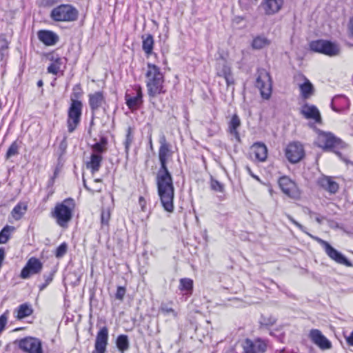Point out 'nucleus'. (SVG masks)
<instances>
[{
	"label": "nucleus",
	"mask_w": 353,
	"mask_h": 353,
	"mask_svg": "<svg viewBox=\"0 0 353 353\" xmlns=\"http://www.w3.org/2000/svg\"><path fill=\"white\" fill-rule=\"evenodd\" d=\"M43 81H42V80H39V81H38V82H37V86H38V87H42V86H43Z\"/></svg>",
	"instance_id": "nucleus-60"
},
{
	"label": "nucleus",
	"mask_w": 353,
	"mask_h": 353,
	"mask_svg": "<svg viewBox=\"0 0 353 353\" xmlns=\"http://www.w3.org/2000/svg\"><path fill=\"white\" fill-rule=\"evenodd\" d=\"M89 105L92 113L94 114L100 108L106 103L105 97L102 91H97L88 95Z\"/></svg>",
	"instance_id": "nucleus-17"
},
{
	"label": "nucleus",
	"mask_w": 353,
	"mask_h": 353,
	"mask_svg": "<svg viewBox=\"0 0 353 353\" xmlns=\"http://www.w3.org/2000/svg\"><path fill=\"white\" fill-rule=\"evenodd\" d=\"M255 76V86L259 90L261 97L265 100L270 99L272 92V79L270 72L259 68Z\"/></svg>",
	"instance_id": "nucleus-5"
},
{
	"label": "nucleus",
	"mask_w": 353,
	"mask_h": 353,
	"mask_svg": "<svg viewBox=\"0 0 353 353\" xmlns=\"http://www.w3.org/2000/svg\"><path fill=\"white\" fill-rule=\"evenodd\" d=\"M57 173H58V170H57V169H56V170H55V171H54V177H53V178H55V177H56V176L57 175ZM53 179H52V180H53Z\"/></svg>",
	"instance_id": "nucleus-62"
},
{
	"label": "nucleus",
	"mask_w": 353,
	"mask_h": 353,
	"mask_svg": "<svg viewBox=\"0 0 353 353\" xmlns=\"http://www.w3.org/2000/svg\"><path fill=\"white\" fill-rule=\"evenodd\" d=\"M59 57L58 55H54L52 54L49 57V59L52 61V63L55 62L56 58Z\"/></svg>",
	"instance_id": "nucleus-59"
},
{
	"label": "nucleus",
	"mask_w": 353,
	"mask_h": 353,
	"mask_svg": "<svg viewBox=\"0 0 353 353\" xmlns=\"http://www.w3.org/2000/svg\"><path fill=\"white\" fill-rule=\"evenodd\" d=\"M271 43L270 40L264 36H256L252 42V47L255 50H261L268 47Z\"/></svg>",
	"instance_id": "nucleus-32"
},
{
	"label": "nucleus",
	"mask_w": 353,
	"mask_h": 353,
	"mask_svg": "<svg viewBox=\"0 0 353 353\" xmlns=\"http://www.w3.org/2000/svg\"><path fill=\"white\" fill-rule=\"evenodd\" d=\"M9 313V310H7L0 316V333H1L6 327L8 320Z\"/></svg>",
	"instance_id": "nucleus-43"
},
{
	"label": "nucleus",
	"mask_w": 353,
	"mask_h": 353,
	"mask_svg": "<svg viewBox=\"0 0 353 353\" xmlns=\"http://www.w3.org/2000/svg\"><path fill=\"white\" fill-rule=\"evenodd\" d=\"M345 340L349 345L353 346V331L349 336H345Z\"/></svg>",
	"instance_id": "nucleus-54"
},
{
	"label": "nucleus",
	"mask_w": 353,
	"mask_h": 353,
	"mask_svg": "<svg viewBox=\"0 0 353 353\" xmlns=\"http://www.w3.org/2000/svg\"><path fill=\"white\" fill-rule=\"evenodd\" d=\"M318 184L325 190L332 194L336 193L339 190L338 183L330 176H321L318 179Z\"/></svg>",
	"instance_id": "nucleus-23"
},
{
	"label": "nucleus",
	"mask_w": 353,
	"mask_h": 353,
	"mask_svg": "<svg viewBox=\"0 0 353 353\" xmlns=\"http://www.w3.org/2000/svg\"><path fill=\"white\" fill-rule=\"evenodd\" d=\"M68 249V245L66 243H62L56 250L55 255L57 258H61L63 256Z\"/></svg>",
	"instance_id": "nucleus-44"
},
{
	"label": "nucleus",
	"mask_w": 353,
	"mask_h": 353,
	"mask_svg": "<svg viewBox=\"0 0 353 353\" xmlns=\"http://www.w3.org/2000/svg\"><path fill=\"white\" fill-rule=\"evenodd\" d=\"M19 148L20 145L17 141H14V142H12L7 150V152L6 154V159H8L14 156L17 155L19 154Z\"/></svg>",
	"instance_id": "nucleus-40"
},
{
	"label": "nucleus",
	"mask_w": 353,
	"mask_h": 353,
	"mask_svg": "<svg viewBox=\"0 0 353 353\" xmlns=\"http://www.w3.org/2000/svg\"><path fill=\"white\" fill-rule=\"evenodd\" d=\"M216 68L217 75L223 77L228 86L234 84V78L231 74L230 68L224 60L219 61Z\"/></svg>",
	"instance_id": "nucleus-20"
},
{
	"label": "nucleus",
	"mask_w": 353,
	"mask_h": 353,
	"mask_svg": "<svg viewBox=\"0 0 353 353\" xmlns=\"http://www.w3.org/2000/svg\"><path fill=\"white\" fill-rule=\"evenodd\" d=\"M287 217L294 225H295L301 231L305 232L312 239H313L319 244H321V246L323 248L326 254L332 260L334 261L337 263L345 265L347 267H350L352 265L351 263L347 259V258L340 252L334 248L328 242L320 239L319 237L313 236L311 234L306 232L305 231V228L296 220H294L293 217L291 216L290 215L288 214Z\"/></svg>",
	"instance_id": "nucleus-3"
},
{
	"label": "nucleus",
	"mask_w": 353,
	"mask_h": 353,
	"mask_svg": "<svg viewBox=\"0 0 353 353\" xmlns=\"http://www.w3.org/2000/svg\"><path fill=\"white\" fill-rule=\"evenodd\" d=\"M299 77L303 80V82L299 84L301 95L304 99L310 98L314 93V87L311 82L303 75Z\"/></svg>",
	"instance_id": "nucleus-24"
},
{
	"label": "nucleus",
	"mask_w": 353,
	"mask_h": 353,
	"mask_svg": "<svg viewBox=\"0 0 353 353\" xmlns=\"http://www.w3.org/2000/svg\"><path fill=\"white\" fill-rule=\"evenodd\" d=\"M241 125V120L236 114H234L229 122V131L230 134L238 142H241V137L237 128Z\"/></svg>",
	"instance_id": "nucleus-26"
},
{
	"label": "nucleus",
	"mask_w": 353,
	"mask_h": 353,
	"mask_svg": "<svg viewBox=\"0 0 353 353\" xmlns=\"http://www.w3.org/2000/svg\"><path fill=\"white\" fill-rule=\"evenodd\" d=\"M301 113L307 119H312L316 123L321 122L320 112L314 105L305 103L301 107Z\"/></svg>",
	"instance_id": "nucleus-21"
},
{
	"label": "nucleus",
	"mask_w": 353,
	"mask_h": 353,
	"mask_svg": "<svg viewBox=\"0 0 353 353\" xmlns=\"http://www.w3.org/2000/svg\"><path fill=\"white\" fill-rule=\"evenodd\" d=\"M325 40L319 39L310 43V48L312 51L324 54Z\"/></svg>",
	"instance_id": "nucleus-35"
},
{
	"label": "nucleus",
	"mask_w": 353,
	"mask_h": 353,
	"mask_svg": "<svg viewBox=\"0 0 353 353\" xmlns=\"http://www.w3.org/2000/svg\"><path fill=\"white\" fill-rule=\"evenodd\" d=\"M316 143L323 150H328L339 145L340 141L330 132L318 130Z\"/></svg>",
	"instance_id": "nucleus-11"
},
{
	"label": "nucleus",
	"mask_w": 353,
	"mask_h": 353,
	"mask_svg": "<svg viewBox=\"0 0 353 353\" xmlns=\"http://www.w3.org/2000/svg\"><path fill=\"white\" fill-rule=\"evenodd\" d=\"M42 268L43 264L39 259L35 257H31L28 259L26 265L22 269L20 276L23 279H28L32 275L40 273Z\"/></svg>",
	"instance_id": "nucleus-13"
},
{
	"label": "nucleus",
	"mask_w": 353,
	"mask_h": 353,
	"mask_svg": "<svg viewBox=\"0 0 353 353\" xmlns=\"http://www.w3.org/2000/svg\"><path fill=\"white\" fill-rule=\"evenodd\" d=\"M250 155L251 157H254L259 161L264 162L268 157V148L263 143H254L250 147Z\"/></svg>",
	"instance_id": "nucleus-19"
},
{
	"label": "nucleus",
	"mask_w": 353,
	"mask_h": 353,
	"mask_svg": "<svg viewBox=\"0 0 353 353\" xmlns=\"http://www.w3.org/2000/svg\"><path fill=\"white\" fill-rule=\"evenodd\" d=\"M78 16V11L69 4H62L54 8L51 12V17L56 21H75Z\"/></svg>",
	"instance_id": "nucleus-7"
},
{
	"label": "nucleus",
	"mask_w": 353,
	"mask_h": 353,
	"mask_svg": "<svg viewBox=\"0 0 353 353\" xmlns=\"http://www.w3.org/2000/svg\"><path fill=\"white\" fill-rule=\"evenodd\" d=\"M108 342V329L104 326L97 334L94 350L92 353H105Z\"/></svg>",
	"instance_id": "nucleus-15"
},
{
	"label": "nucleus",
	"mask_w": 353,
	"mask_h": 353,
	"mask_svg": "<svg viewBox=\"0 0 353 353\" xmlns=\"http://www.w3.org/2000/svg\"><path fill=\"white\" fill-rule=\"evenodd\" d=\"M312 342L322 350L332 348V343L317 329H312L309 332Z\"/></svg>",
	"instance_id": "nucleus-14"
},
{
	"label": "nucleus",
	"mask_w": 353,
	"mask_h": 353,
	"mask_svg": "<svg viewBox=\"0 0 353 353\" xmlns=\"http://www.w3.org/2000/svg\"><path fill=\"white\" fill-rule=\"evenodd\" d=\"M134 141L133 129L128 127L126 131L125 139L124 141L125 151L128 154L130 151V146Z\"/></svg>",
	"instance_id": "nucleus-38"
},
{
	"label": "nucleus",
	"mask_w": 353,
	"mask_h": 353,
	"mask_svg": "<svg viewBox=\"0 0 353 353\" xmlns=\"http://www.w3.org/2000/svg\"><path fill=\"white\" fill-rule=\"evenodd\" d=\"M145 78L147 92L150 101L158 95L166 93L164 74L159 67L155 64L148 63Z\"/></svg>",
	"instance_id": "nucleus-2"
},
{
	"label": "nucleus",
	"mask_w": 353,
	"mask_h": 353,
	"mask_svg": "<svg viewBox=\"0 0 353 353\" xmlns=\"http://www.w3.org/2000/svg\"><path fill=\"white\" fill-rule=\"evenodd\" d=\"M247 170H248V173H249V174H250V175H251L254 179H256L257 181H260L259 178L257 176H256V175H254V174H252V171H251V170H250V168H248H248H247Z\"/></svg>",
	"instance_id": "nucleus-58"
},
{
	"label": "nucleus",
	"mask_w": 353,
	"mask_h": 353,
	"mask_svg": "<svg viewBox=\"0 0 353 353\" xmlns=\"http://www.w3.org/2000/svg\"><path fill=\"white\" fill-rule=\"evenodd\" d=\"M10 40H8L6 35H0V61H6L9 56V45Z\"/></svg>",
	"instance_id": "nucleus-27"
},
{
	"label": "nucleus",
	"mask_w": 353,
	"mask_h": 353,
	"mask_svg": "<svg viewBox=\"0 0 353 353\" xmlns=\"http://www.w3.org/2000/svg\"><path fill=\"white\" fill-rule=\"evenodd\" d=\"M37 36L39 41L47 46H54L59 41L58 35L50 30H39Z\"/></svg>",
	"instance_id": "nucleus-22"
},
{
	"label": "nucleus",
	"mask_w": 353,
	"mask_h": 353,
	"mask_svg": "<svg viewBox=\"0 0 353 353\" xmlns=\"http://www.w3.org/2000/svg\"><path fill=\"white\" fill-rule=\"evenodd\" d=\"M110 215V210L109 209L102 210L101 214V223L102 225L108 226Z\"/></svg>",
	"instance_id": "nucleus-42"
},
{
	"label": "nucleus",
	"mask_w": 353,
	"mask_h": 353,
	"mask_svg": "<svg viewBox=\"0 0 353 353\" xmlns=\"http://www.w3.org/2000/svg\"><path fill=\"white\" fill-rule=\"evenodd\" d=\"M105 143L103 142L96 143L95 144H94L92 146V150L93 152H94V154L101 153L104 152L105 150Z\"/></svg>",
	"instance_id": "nucleus-47"
},
{
	"label": "nucleus",
	"mask_w": 353,
	"mask_h": 353,
	"mask_svg": "<svg viewBox=\"0 0 353 353\" xmlns=\"http://www.w3.org/2000/svg\"><path fill=\"white\" fill-rule=\"evenodd\" d=\"M142 48L145 54L148 57L152 54L154 48V39L151 34L142 37Z\"/></svg>",
	"instance_id": "nucleus-31"
},
{
	"label": "nucleus",
	"mask_w": 353,
	"mask_h": 353,
	"mask_svg": "<svg viewBox=\"0 0 353 353\" xmlns=\"http://www.w3.org/2000/svg\"><path fill=\"white\" fill-rule=\"evenodd\" d=\"M14 228L10 226L4 227L0 232V244L6 243L10 239V232Z\"/></svg>",
	"instance_id": "nucleus-41"
},
{
	"label": "nucleus",
	"mask_w": 353,
	"mask_h": 353,
	"mask_svg": "<svg viewBox=\"0 0 353 353\" xmlns=\"http://www.w3.org/2000/svg\"><path fill=\"white\" fill-rule=\"evenodd\" d=\"M324 54L328 57H336L341 53L339 45L335 42L325 40Z\"/></svg>",
	"instance_id": "nucleus-29"
},
{
	"label": "nucleus",
	"mask_w": 353,
	"mask_h": 353,
	"mask_svg": "<svg viewBox=\"0 0 353 353\" xmlns=\"http://www.w3.org/2000/svg\"><path fill=\"white\" fill-rule=\"evenodd\" d=\"M279 185L282 192L290 198H300L301 192L296 184L288 176H282L279 179Z\"/></svg>",
	"instance_id": "nucleus-9"
},
{
	"label": "nucleus",
	"mask_w": 353,
	"mask_h": 353,
	"mask_svg": "<svg viewBox=\"0 0 353 353\" xmlns=\"http://www.w3.org/2000/svg\"><path fill=\"white\" fill-rule=\"evenodd\" d=\"M125 288L122 286H119L115 294V298L119 301H123L125 294Z\"/></svg>",
	"instance_id": "nucleus-49"
},
{
	"label": "nucleus",
	"mask_w": 353,
	"mask_h": 353,
	"mask_svg": "<svg viewBox=\"0 0 353 353\" xmlns=\"http://www.w3.org/2000/svg\"><path fill=\"white\" fill-rule=\"evenodd\" d=\"M83 110L82 101L70 103L67 114V128L69 133L73 132L81 122Z\"/></svg>",
	"instance_id": "nucleus-6"
},
{
	"label": "nucleus",
	"mask_w": 353,
	"mask_h": 353,
	"mask_svg": "<svg viewBox=\"0 0 353 353\" xmlns=\"http://www.w3.org/2000/svg\"><path fill=\"white\" fill-rule=\"evenodd\" d=\"M284 0H263L261 8L267 15L277 13L282 8Z\"/></svg>",
	"instance_id": "nucleus-18"
},
{
	"label": "nucleus",
	"mask_w": 353,
	"mask_h": 353,
	"mask_svg": "<svg viewBox=\"0 0 353 353\" xmlns=\"http://www.w3.org/2000/svg\"><path fill=\"white\" fill-rule=\"evenodd\" d=\"M159 142L160 145L158 157L160 167L156 175L157 192L163 209L168 212H172L174 208V187L172 176L168 168V162L169 159L172 158L174 152L165 135L160 137Z\"/></svg>",
	"instance_id": "nucleus-1"
},
{
	"label": "nucleus",
	"mask_w": 353,
	"mask_h": 353,
	"mask_svg": "<svg viewBox=\"0 0 353 353\" xmlns=\"http://www.w3.org/2000/svg\"><path fill=\"white\" fill-rule=\"evenodd\" d=\"M101 183V180L99 179H94V181H93V184L92 185V187H90L91 188H101V185H100L99 183Z\"/></svg>",
	"instance_id": "nucleus-56"
},
{
	"label": "nucleus",
	"mask_w": 353,
	"mask_h": 353,
	"mask_svg": "<svg viewBox=\"0 0 353 353\" xmlns=\"http://www.w3.org/2000/svg\"><path fill=\"white\" fill-rule=\"evenodd\" d=\"M74 207V200L71 198L66 199L56 204L54 210L51 212V216L59 226L66 228L72 219Z\"/></svg>",
	"instance_id": "nucleus-4"
},
{
	"label": "nucleus",
	"mask_w": 353,
	"mask_h": 353,
	"mask_svg": "<svg viewBox=\"0 0 353 353\" xmlns=\"http://www.w3.org/2000/svg\"><path fill=\"white\" fill-rule=\"evenodd\" d=\"M116 345L119 351H127L130 347L128 336L125 334L119 335L116 340Z\"/></svg>",
	"instance_id": "nucleus-34"
},
{
	"label": "nucleus",
	"mask_w": 353,
	"mask_h": 353,
	"mask_svg": "<svg viewBox=\"0 0 353 353\" xmlns=\"http://www.w3.org/2000/svg\"><path fill=\"white\" fill-rule=\"evenodd\" d=\"M19 348L27 353H44L40 339L34 337H26L19 341Z\"/></svg>",
	"instance_id": "nucleus-10"
},
{
	"label": "nucleus",
	"mask_w": 353,
	"mask_h": 353,
	"mask_svg": "<svg viewBox=\"0 0 353 353\" xmlns=\"http://www.w3.org/2000/svg\"><path fill=\"white\" fill-rule=\"evenodd\" d=\"M48 285V284H46V283L44 284H43L42 285H41L40 287V290H43L46 286Z\"/></svg>",
	"instance_id": "nucleus-61"
},
{
	"label": "nucleus",
	"mask_w": 353,
	"mask_h": 353,
	"mask_svg": "<svg viewBox=\"0 0 353 353\" xmlns=\"http://www.w3.org/2000/svg\"><path fill=\"white\" fill-rule=\"evenodd\" d=\"M5 250L3 248H0V268L2 265V263L5 259Z\"/></svg>",
	"instance_id": "nucleus-55"
},
{
	"label": "nucleus",
	"mask_w": 353,
	"mask_h": 353,
	"mask_svg": "<svg viewBox=\"0 0 353 353\" xmlns=\"http://www.w3.org/2000/svg\"><path fill=\"white\" fill-rule=\"evenodd\" d=\"M304 154L303 146L299 142L290 143L285 149V157L292 163L301 161L304 157Z\"/></svg>",
	"instance_id": "nucleus-12"
},
{
	"label": "nucleus",
	"mask_w": 353,
	"mask_h": 353,
	"mask_svg": "<svg viewBox=\"0 0 353 353\" xmlns=\"http://www.w3.org/2000/svg\"><path fill=\"white\" fill-rule=\"evenodd\" d=\"M161 310L165 314H172L174 317L177 316V313L171 307L167 306H162Z\"/></svg>",
	"instance_id": "nucleus-50"
},
{
	"label": "nucleus",
	"mask_w": 353,
	"mask_h": 353,
	"mask_svg": "<svg viewBox=\"0 0 353 353\" xmlns=\"http://www.w3.org/2000/svg\"><path fill=\"white\" fill-rule=\"evenodd\" d=\"M139 203L141 206V210L145 211L146 208V201L143 196H140L139 199Z\"/></svg>",
	"instance_id": "nucleus-53"
},
{
	"label": "nucleus",
	"mask_w": 353,
	"mask_h": 353,
	"mask_svg": "<svg viewBox=\"0 0 353 353\" xmlns=\"http://www.w3.org/2000/svg\"><path fill=\"white\" fill-rule=\"evenodd\" d=\"M83 183L84 188L88 191L90 192L92 194H94L95 192H99L101 190V187L100 188H91L90 187L88 186L87 184H86L85 180L84 179H83Z\"/></svg>",
	"instance_id": "nucleus-52"
},
{
	"label": "nucleus",
	"mask_w": 353,
	"mask_h": 353,
	"mask_svg": "<svg viewBox=\"0 0 353 353\" xmlns=\"http://www.w3.org/2000/svg\"><path fill=\"white\" fill-rule=\"evenodd\" d=\"M210 187L212 191L217 193L223 194L225 192L224 184L214 179L212 176H210Z\"/></svg>",
	"instance_id": "nucleus-37"
},
{
	"label": "nucleus",
	"mask_w": 353,
	"mask_h": 353,
	"mask_svg": "<svg viewBox=\"0 0 353 353\" xmlns=\"http://www.w3.org/2000/svg\"><path fill=\"white\" fill-rule=\"evenodd\" d=\"M150 146L151 148H152V139H150Z\"/></svg>",
	"instance_id": "nucleus-63"
},
{
	"label": "nucleus",
	"mask_w": 353,
	"mask_h": 353,
	"mask_svg": "<svg viewBox=\"0 0 353 353\" xmlns=\"http://www.w3.org/2000/svg\"><path fill=\"white\" fill-rule=\"evenodd\" d=\"M102 161V157L99 154H92L90 160L87 162L86 167L90 169L92 174L99 171Z\"/></svg>",
	"instance_id": "nucleus-28"
},
{
	"label": "nucleus",
	"mask_w": 353,
	"mask_h": 353,
	"mask_svg": "<svg viewBox=\"0 0 353 353\" xmlns=\"http://www.w3.org/2000/svg\"><path fill=\"white\" fill-rule=\"evenodd\" d=\"M15 318L21 320L30 316L33 313V309L30 303H25L19 305L14 310Z\"/></svg>",
	"instance_id": "nucleus-25"
},
{
	"label": "nucleus",
	"mask_w": 353,
	"mask_h": 353,
	"mask_svg": "<svg viewBox=\"0 0 353 353\" xmlns=\"http://www.w3.org/2000/svg\"><path fill=\"white\" fill-rule=\"evenodd\" d=\"M347 28V43H348V45L353 46V23H348Z\"/></svg>",
	"instance_id": "nucleus-46"
},
{
	"label": "nucleus",
	"mask_w": 353,
	"mask_h": 353,
	"mask_svg": "<svg viewBox=\"0 0 353 353\" xmlns=\"http://www.w3.org/2000/svg\"><path fill=\"white\" fill-rule=\"evenodd\" d=\"M28 205L25 202L18 203L11 211V216L15 221L20 220L26 214Z\"/></svg>",
	"instance_id": "nucleus-30"
},
{
	"label": "nucleus",
	"mask_w": 353,
	"mask_h": 353,
	"mask_svg": "<svg viewBox=\"0 0 353 353\" xmlns=\"http://www.w3.org/2000/svg\"><path fill=\"white\" fill-rule=\"evenodd\" d=\"M126 105L131 110L139 109L142 105L143 92L142 88L139 85H135L132 88V92H127L125 94Z\"/></svg>",
	"instance_id": "nucleus-8"
},
{
	"label": "nucleus",
	"mask_w": 353,
	"mask_h": 353,
	"mask_svg": "<svg viewBox=\"0 0 353 353\" xmlns=\"http://www.w3.org/2000/svg\"><path fill=\"white\" fill-rule=\"evenodd\" d=\"M83 95V90L80 84H76L73 88L72 92L70 95V101L73 103V101H81L79 99Z\"/></svg>",
	"instance_id": "nucleus-39"
},
{
	"label": "nucleus",
	"mask_w": 353,
	"mask_h": 353,
	"mask_svg": "<svg viewBox=\"0 0 353 353\" xmlns=\"http://www.w3.org/2000/svg\"><path fill=\"white\" fill-rule=\"evenodd\" d=\"M45 279H46V284H49L52 280V275L50 274V275H48V276H44Z\"/></svg>",
	"instance_id": "nucleus-57"
},
{
	"label": "nucleus",
	"mask_w": 353,
	"mask_h": 353,
	"mask_svg": "<svg viewBox=\"0 0 353 353\" xmlns=\"http://www.w3.org/2000/svg\"><path fill=\"white\" fill-rule=\"evenodd\" d=\"M66 61V59H64ZM63 63V59L61 57H57L55 62L52 63L48 67V72L53 74H57L61 70V65Z\"/></svg>",
	"instance_id": "nucleus-36"
},
{
	"label": "nucleus",
	"mask_w": 353,
	"mask_h": 353,
	"mask_svg": "<svg viewBox=\"0 0 353 353\" xmlns=\"http://www.w3.org/2000/svg\"><path fill=\"white\" fill-rule=\"evenodd\" d=\"M179 288L181 291H184L185 294L190 295L193 290V281L188 278L181 279Z\"/></svg>",
	"instance_id": "nucleus-33"
},
{
	"label": "nucleus",
	"mask_w": 353,
	"mask_h": 353,
	"mask_svg": "<svg viewBox=\"0 0 353 353\" xmlns=\"http://www.w3.org/2000/svg\"><path fill=\"white\" fill-rule=\"evenodd\" d=\"M267 343L261 339L254 341L247 339L244 345L245 353H264L267 349Z\"/></svg>",
	"instance_id": "nucleus-16"
},
{
	"label": "nucleus",
	"mask_w": 353,
	"mask_h": 353,
	"mask_svg": "<svg viewBox=\"0 0 353 353\" xmlns=\"http://www.w3.org/2000/svg\"><path fill=\"white\" fill-rule=\"evenodd\" d=\"M260 322L262 325H265V326L272 325L275 323L276 319L272 316H270L268 318H266L265 316H262Z\"/></svg>",
	"instance_id": "nucleus-48"
},
{
	"label": "nucleus",
	"mask_w": 353,
	"mask_h": 353,
	"mask_svg": "<svg viewBox=\"0 0 353 353\" xmlns=\"http://www.w3.org/2000/svg\"><path fill=\"white\" fill-rule=\"evenodd\" d=\"M61 1V0H39L38 1V5L40 7L48 8V7H51Z\"/></svg>",
	"instance_id": "nucleus-45"
},
{
	"label": "nucleus",
	"mask_w": 353,
	"mask_h": 353,
	"mask_svg": "<svg viewBox=\"0 0 353 353\" xmlns=\"http://www.w3.org/2000/svg\"><path fill=\"white\" fill-rule=\"evenodd\" d=\"M83 183L84 188L88 191L90 192L92 194H94L95 192H99L101 190V187L100 188H91L90 187L88 186L87 184H86L85 180L84 179H83Z\"/></svg>",
	"instance_id": "nucleus-51"
}]
</instances>
